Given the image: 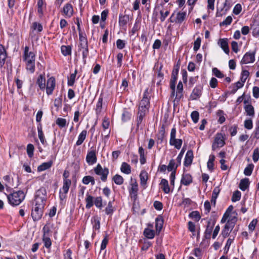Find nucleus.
Returning <instances> with one entry per match:
<instances>
[{
  "instance_id": "f257e3e1",
  "label": "nucleus",
  "mask_w": 259,
  "mask_h": 259,
  "mask_svg": "<svg viewBox=\"0 0 259 259\" xmlns=\"http://www.w3.org/2000/svg\"><path fill=\"white\" fill-rule=\"evenodd\" d=\"M46 198V189L44 187H41L36 192L35 206L31 211V215L33 221H38L41 218Z\"/></svg>"
},
{
  "instance_id": "f03ea898",
  "label": "nucleus",
  "mask_w": 259,
  "mask_h": 259,
  "mask_svg": "<svg viewBox=\"0 0 259 259\" xmlns=\"http://www.w3.org/2000/svg\"><path fill=\"white\" fill-rule=\"evenodd\" d=\"M29 48L25 46L23 55V60L25 62L26 70L31 73L35 70V54L33 52H29Z\"/></svg>"
},
{
  "instance_id": "7ed1b4c3",
  "label": "nucleus",
  "mask_w": 259,
  "mask_h": 259,
  "mask_svg": "<svg viewBox=\"0 0 259 259\" xmlns=\"http://www.w3.org/2000/svg\"><path fill=\"white\" fill-rule=\"evenodd\" d=\"M7 196L10 204L12 206H17L24 200L25 195L22 191H18L7 195Z\"/></svg>"
},
{
  "instance_id": "20e7f679",
  "label": "nucleus",
  "mask_w": 259,
  "mask_h": 259,
  "mask_svg": "<svg viewBox=\"0 0 259 259\" xmlns=\"http://www.w3.org/2000/svg\"><path fill=\"white\" fill-rule=\"evenodd\" d=\"M148 90L146 89L143 94V97L139 103L138 112L147 114L150 107V98L148 97Z\"/></svg>"
},
{
  "instance_id": "39448f33",
  "label": "nucleus",
  "mask_w": 259,
  "mask_h": 259,
  "mask_svg": "<svg viewBox=\"0 0 259 259\" xmlns=\"http://www.w3.org/2000/svg\"><path fill=\"white\" fill-rule=\"evenodd\" d=\"M225 135L221 133L215 134L213 142L212 144V150L214 151L217 149L223 147L225 145Z\"/></svg>"
},
{
  "instance_id": "423d86ee",
  "label": "nucleus",
  "mask_w": 259,
  "mask_h": 259,
  "mask_svg": "<svg viewBox=\"0 0 259 259\" xmlns=\"http://www.w3.org/2000/svg\"><path fill=\"white\" fill-rule=\"evenodd\" d=\"M177 131L174 126L171 128L170 134L169 144L173 146L177 149H180L183 144V140L181 139L176 138Z\"/></svg>"
},
{
  "instance_id": "0eeeda50",
  "label": "nucleus",
  "mask_w": 259,
  "mask_h": 259,
  "mask_svg": "<svg viewBox=\"0 0 259 259\" xmlns=\"http://www.w3.org/2000/svg\"><path fill=\"white\" fill-rule=\"evenodd\" d=\"M95 173L100 176L101 180L103 182H106L107 176L109 174V169L107 168H103L101 164H98L94 168Z\"/></svg>"
},
{
  "instance_id": "6e6552de",
  "label": "nucleus",
  "mask_w": 259,
  "mask_h": 259,
  "mask_svg": "<svg viewBox=\"0 0 259 259\" xmlns=\"http://www.w3.org/2000/svg\"><path fill=\"white\" fill-rule=\"evenodd\" d=\"M71 185V180L63 181V186L59 191V198L61 200H63L66 198V194L68 192Z\"/></svg>"
},
{
  "instance_id": "1a4fd4ad",
  "label": "nucleus",
  "mask_w": 259,
  "mask_h": 259,
  "mask_svg": "<svg viewBox=\"0 0 259 259\" xmlns=\"http://www.w3.org/2000/svg\"><path fill=\"white\" fill-rule=\"evenodd\" d=\"M78 51L81 53L83 63L85 64L87 57L89 54L88 44H78Z\"/></svg>"
},
{
  "instance_id": "9d476101",
  "label": "nucleus",
  "mask_w": 259,
  "mask_h": 259,
  "mask_svg": "<svg viewBox=\"0 0 259 259\" xmlns=\"http://www.w3.org/2000/svg\"><path fill=\"white\" fill-rule=\"evenodd\" d=\"M255 52L246 53L240 61L241 64L251 63L255 61Z\"/></svg>"
},
{
  "instance_id": "9b49d317",
  "label": "nucleus",
  "mask_w": 259,
  "mask_h": 259,
  "mask_svg": "<svg viewBox=\"0 0 259 259\" xmlns=\"http://www.w3.org/2000/svg\"><path fill=\"white\" fill-rule=\"evenodd\" d=\"M56 86L55 78L54 77H50L47 80L46 86V93L48 95L53 94Z\"/></svg>"
},
{
  "instance_id": "f8f14e48",
  "label": "nucleus",
  "mask_w": 259,
  "mask_h": 259,
  "mask_svg": "<svg viewBox=\"0 0 259 259\" xmlns=\"http://www.w3.org/2000/svg\"><path fill=\"white\" fill-rule=\"evenodd\" d=\"M86 161L90 165H92L97 162V157L95 150H92L88 152L86 156Z\"/></svg>"
},
{
  "instance_id": "ddd939ff",
  "label": "nucleus",
  "mask_w": 259,
  "mask_h": 259,
  "mask_svg": "<svg viewBox=\"0 0 259 259\" xmlns=\"http://www.w3.org/2000/svg\"><path fill=\"white\" fill-rule=\"evenodd\" d=\"M202 87L201 85L196 86L193 89L190 98L192 100H197L202 95Z\"/></svg>"
},
{
  "instance_id": "4468645a",
  "label": "nucleus",
  "mask_w": 259,
  "mask_h": 259,
  "mask_svg": "<svg viewBox=\"0 0 259 259\" xmlns=\"http://www.w3.org/2000/svg\"><path fill=\"white\" fill-rule=\"evenodd\" d=\"M138 191V185L137 182L135 181L131 184V188L129 190V193L132 198L135 200L137 197Z\"/></svg>"
},
{
  "instance_id": "2eb2a0df",
  "label": "nucleus",
  "mask_w": 259,
  "mask_h": 259,
  "mask_svg": "<svg viewBox=\"0 0 259 259\" xmlns=\"http://www.w3.org/2000/svg\"><path fill=\"white\" fill-rule=\"evenodd\" d=\"M140 184L143 187L146 188L147 186V181L148 179V175L146 171L142 170L140 174Z\"/></svg>"
},
{
  "instance_id": "dca6fc26",
  "label": "nucleus",
  "mask_w": 259,
  "mask_h": 259,
  "mask_svg": "<svg viewBox=\"0 0 259 259\" xmlns=\"http://www.w3.org/2000/svg\"><path fill=\"white\" fill-rule=\"evenodd\" d=\"M193 153L191 150H188L185 155L184 164L185 166H189L192 162L193 159Z\"/></svg>"
},
{
  "instance_id": "f3484780",
  "label": "nucleus",
  "mask_w": 259,
  "mask_h": 259,
  "mask_svg": "<svg viewBox=\"0 0 259 259\" xmlns=\"http://www.w3.org/2000/svg\"><path fill=\"white\" fill-rule=\"evenodd\" d=\"M218 45L226 54H229L230 51L227 38H220L218 41Z\"/></svg>"
},
{
  "instance_id": "a211bd4d",
  "label": "nucleus",
  "mask_w": 259,
  "mask_h": 259,
  "mask_svg": "<svg viewBox=\"0 0 259 259\" xmlns=\"http://www.w3.org/2000/svg\"><path fill=\"white\" fill-rule=\"evenodd\" d=\"M63 12L66 16L70 18L73 14L72 6L70 3L65 4L63 7Z\"/></svg>"
},
{
  "instance_id": "6ab92c4d",
  "label": "nucleus",
  "mask_w": 259,
  "mask_h": 259,
  "mask_svg": "<svg viewBox=\"0 0 259 259\" xmlns=\"http://www.w3.org/2000/svg\"><path fill=\"white\" fill-rule=\"evenodd\" d=\"M91 223L93 226V231L97 230L100 232V219L98 216H94L91 219Z\"/></svg>"
},
{
  "instance_id": "aec40b11",
  "label": "nucleus",
  "mask_w": 259,
  "mask_h": 259,
  "mask_svg": "<svg viewBox=\"0 0 259 259\" xmlns=\"http://www.w3.org/2000/svg\"><path fill=\"white\" fill-rule=\"evenodd\" d=\"M130 20V16L128 15L119 14V25L121 27H125Z\"/></svg>"
},
{
  "instance_id": "412c9836",
  "label": "nucleus",
  "mask_w": 259,
  "mask_h": 259,
  "mask_svg": "<svg viewBox=\"0 0 259 259\" xmlns=\"http://www.w3.org/2000/svg\"><path fill=\"white\" fill-rule=\"evenodd\" d=\"M192 182V177L189 174H183L182 176L181 183L184 185H189Z\"/></svg>"
},
{
  "instance_id": "4be33fe9",
  "label": "nucleus",
  "mask_w": 259,
  "mask_h": 259,
  "mask_svg": "<svg viewBox=\"0 0 259 259\" xmlns=\"http://www.w3.org/2000/svg\"><path fill=\"white\" fill-rule=\"evenodd\" d=\"M37 6V13L38 14L39 17L41 18L44 15V11L46 8V5L43 0H38Z\"/></svg>"
},
{
  "instance_id": "5701e85b",
  "label": "nucleus",
  "mask_w": 259,
  "mask_h": 259,
  "mask_svg": "<svg viewBox=\"0 0 259 259\" xmlns=\"http://www.w3.org/2000/svg\"><path fill=\"white\" fill-rule=\"evenodd\" d=\"M176 23L181 24L185 20L186 12H178L175 13Z\"/></svg>"
},
{
  "instance_id": "b1692460",
  "label": "nucleus",
  "mask_w": 259,
  "mask_h": 259,
  "mask_svg": "<svg viewBox=\"0 0 259 259\" xmlns=\"http://www.w3.org/2000/svg\"><path fill=\"white\" fill-rule=\"evenodd\" d=\"M37 129L38 132V137L42 145H46L47 144V141L45 139V135L42 131V125L40 123L37 125Z\"/></svg>"
},
{
  "instance_id": "393cba45",
  "label": "nucleus",
  "mask_w": 259,
  "mask_h": 259,
  "mask_svg": "<svg viewBox=\"0 0 259 259\" xmlns=\"http://www.w3.org/2000/svg\"><path fill=\"white\" fill-rule=\"evenodd\" d=\"M95 198L93 196L87 193L86 194V198L85 199V207L87 209L91 208L94 205Z\"/></svg>"
},
{
  "instance_id": "a878e982",
  "label": "nucleus",
  "mask_w": 259,
  "mask_h": 259,
  "mask_svg": "<svg viewBox=\"0 0 259 259\" xmlns=\"http://www.w3.org/2000/svg\"><path fill=\"white\" fill-rule=\"evenodd\" d=\"M163 219L162 217L158 216L155 219V229L158 233H159L162 229Z\"/></svg>"
},
{
  "instance_id": "bb28decb",
  "label": "nucleus",
  "mask_w": 259,
  "mask_h": 259,
  "mask_svg": "<svg viewBox=\"0 0 259 259\" xmlns=\"http://www.w3.org/2000/svg\"><path fill=\"white\" fill-rule=\"evenodd\" d=\"M87 135V131L86 130H83L78 135L77 140L76 142L75 146H79L81 145L85 139H86Z\"/></svg>"
},
{
  "instance_id": "cd10ccee",
  "label": "nucleus",
  "mask_w": 259,
  "mask_h": 259,
  "mask_svg": "<svg viewBox=\"0 0 259 259\" xmlns=\"http://www.w3.org/2000/svg\"><path fill=\"white\" fill-rule=\"evenodd\" d=\"M176 99L180 100L183 97V85L181 81H180L177 85Z\"/></svg>"
},
{
  "instance_id": "c85d7f7f",
  "label": "nucleus",
  "mask_w": 259,
  "mask_h": 259,
  "mask_svg": "<svg viewBox=\"0 0 259 259\" xmlns=\"http://www.w3.org/2000/svg\"><path fill=\"white\" fill-rule=\"evenodd\" d=\"M180 164H178L176 159H171L167 165V170L168 171H176V169L178 166Z\"/></svg>"
},
{
  "instance_id": "c756f323",
  "label": "nucleus",
  "mask_w": 259,
  "mask_h": 259,
  "mask_svg": "<svg viewBox=\"0 0 259 259\" xmlns=\"http://www.w3.org/2000/svg\"><path fill=\"white\" fill-rule=\"evenodd\" d=\"M36 83L38 84L40 89L44 90L46 88V79L44 75L40 74L38 76Z\"/></svg>"
},
{
  "instance_id": "7c9ffc66",
  "label": "nucleus",
  "mask_w": 259,
  "mask_h": 259,
  "mask_svg": "<svg viewBox=\"0 0 259 259\" xmlns=\"http://www.w3.org/2000/svg\"><path fill=\"white\" fill-rule=\"evenodd\" d=\"M244 110L247 116L254 117L255 112L254 107L251 104H247L244 106Z\"/></svg>"
},
{
  "instance_id": "2f4dec72",
  "label": "nucleus",
  "mask_w": 259,
  "mask_h": 259,
  "mask_svg": "<svg viewBox=\"0 0 259 259\" xmlns=\"http://www.w3.org/2000/svg\"><path fill=\"white\" fill-rule=\"evenodd\" d=\"M249 186V181L248 178H244L241 180L239 184V188L243 191H245Z\"/></svg>"
},
{
  "instance_id": "473e14b6",
  "label": "nucleus",
  "mask_w": 259,
  "mask_h": 259,
  "mask_svg": "<svg viewBox=\"0 0 259 259\" xmlns=\"http://www.w3.org/2000/svg\"><path fill=\"white\" fill-rule=\"evenodd\" d=\"M53 165V161H49L48 162H46L42 163L41 164L39 165L37 167V170L38 171H42L48 169H49Z\"/></svg>"
},
{
  "instance_id": "72a5a7b5",
  "label": "nucleus",
  "mask_w": 259,
  "mask_h": 259,
  "mask_svg": "<svg viewBox=\"0 0 259 259\" xmlns=\"http://www.w3.org/2000/svg\"><path fill=\"white\" fill-rule=\"evenodd\" d=\"M160 185H161V188L163 192L168 194L170 192V188L168 185V181L165 179H162L161 181Z\"/></svg>"
},
{
  "instance_id": "f704fd0d",
  "label": "nucleus",
  "mask_w": 259,
  "mask_h": 259,
  "mask_svg": "<svg viewBox=\"0 0 259 259\" xmlns=\"http://www.w3.org/2000/svg\"><path fill=\"white\" fill-rule=\"evenodd\" d=\"M165 135V126L164 125H162L161 127L160 128L158 133L157 135V138L158 141H160V143H161Z\"/></svg>"
},
{
  "instance_id": "c9c22d12",
  "label": "nucleus",
  "mask_w": 259,
  "mask_h": 259,
  "mask_svg": "<svg viewBox=\"0 0 259 259\" xmlns=\"http://www.w3.org/2000/svg\"><path fill=\"white\" fill-rule=\"evenodd\" d=\"M120 170L122 172L128 175L131 172V166L126 162H123L121 164Z\"/></svg>"
},
{
  "instance_id": "e433bc0d",
  "label": "nucleus",
  "mask_w": 259,
  "mask_h": 259,
  "mask_svg": "<svg viewBox=\"0 0 259 259\" xmlns=\"http://www.w3.org/2000/svg\"><path fill=\"white\" fill-rule=\"evenodd\" d=\"M82 183L84 185H88L91 183L92 186H94L95 184V180L93 177L87 176L82 178Z\"/></svg>"
},
{
  "instance_id": "4c0bfd02",
  "label": "nucleus",
  "mask_w": 259,
  "mask_h": 259,
  "mask_svg": "<svg viewBox=\"0 0 259 259\" xmlns=\"http://www.w3.org/2000/svg\"><path fill=\"white\" fill-rule=\"evenodd\" d=\"M213 226L214 224L211 225L210 222H208L206 229L204 233V236L206 239L210 238Z\"/></svg>"
},
{
  "instance_id": "58836bf2",
  "label": "nucleus",
  "mask_w": 259,
  "mask_h": 259,
  "mask_svg": "<svg viewBox=\"0 0 259 259\" xmlns=\"http://www.w3.org/2000/svg\"><path fill=\"white\" fill-rule=\"evenodd\" d=\"M30 29L33 31H36L38 33H40L42 31L43 27L42 25L36 22H34L32 23V25L30 27Z\"/></svg>"
},
{
  "instance_id": "ea45409f",
  "label": "nucleus",
  "mask_w": 259,
  "mask_h": 259,
  "mask_svg": "<svg viewBox=\"0 0 259 259\" xmlns=\"http://www.w3.org/2000/svg\"><path fill=\"white\" fill-rule=\"evenodd\" d=\"M71 50L72 48L70 46L63 45L61 47V53L64 56L71 55Z\"/></svg>"
},
{
  "instance_id": "a19ab883",
  "label": "nucleus",
  "mask_w": 259,
  "mask_h": 259,
  "mask_svg": "<svg viewBox=\"0 0 259 259\" xmlns=\"http://www.w3.org/2000/svg\"><path fill=\"white\" fill-rule=\"evenodd\" d=\"M144 235L148 239H153L155 236V232L153 230L146 228L144 231Z\"/></svg>"
},
{
  "instance_id": "79ce46f5",
  "label": "nucleus",
  "mask_w": 259,
  "mask_h": 259,
  "mask_svg": "<svg viewBox=\"0 0 259 259\" xmlns=\"http://www.w3.org/2000/svg\"><path fill=\"white\" fill-rule=\"evenodd\" d=\"M233 228H230V226L226 224L222 231L221 234L224 238L228 237Z\"/></svg>"
},
{
  "instance_id": "37998d69",
  "label": "nucleus",
  "mask_w": 259,
  "mask_h": 259,
  "mask_svg": "<svg viewBox=\"0 0 259 259\" xmlns=\"http://www.w3.org/2000/svg\"><path fill=\"white\" fill-rule=\"evenodd\" d=\"M227 6V1L224 4V8L219 10L217 9V11L216 13V17H222L223 15H225L229 10V8H225Z\"/></svg>"
},
{
  "instance_id": "c03bdc74",
  "label": "nucleus",
  "mask_w": 259,
  "mask_h": 259,
  "mask_svg": "<svg viewBox=\"0 0 259 259\" xmlns=\"http://www.w3.org/2000/svg\"><path fill=\"white\" fill-rule=\"evenodd\" d=\"M112 203V201H110L108 203L107 206L105 209V213L107 215H111L114 211V209Z\"/></svg>"
},
{
  "instance_id": "a18cd8bd",
  "label": "nucleus",
  "mask_w": 259,
  "mask_h": 259,
  "mask_svg": "<svg viewBox=\"0 0 259 259\" xmlns=\"http://www.w3.org/2000/svg\"><path fill=\"white\" fill-rule=\"evenodd\" d=\"M254 168V165L252 163L248 164L244 170V174L245 176H249L251 175Z\"/></svg>"
},
{
  "instance_id": "49530a36",
  "label": "nucleus",
  "mask_w": 259,
  "mask_h": 259,
  "mask_svg": "<svg viewBox=\"0 0 259 259\" xmlns=\"http://www.w3.org/2000/svg\"><path fill=\"white\" fill-rule=\"evenodd\" d=\"M102 103L103 98L100 96L99 98L98 101L96 104V112L97 114H99L101 112L102 108Z\"/></svg>"
},
{
  "instance_id": "de8ad7c7",
  "label": "nucleus",
  "mask_w": 259,
  "mask_h": 259,
  "mask_svg": "<svg viewBox=\"0 0 259 259\" xmlns=\"http://www.w3.org/2000/svg\"><path fill=\"white\" fill-rule=\"evenodd\" d=\"M77 70H75L73 73L70 74L69 78L68 79L67 84L68 86H73L75 80Z\"/></svg>"
},
{
  "instance_id": "09e8293b",
  "label": "nucleus",
  "mask_w": 259,
  "mask_h": 259,
  "mask_svg": "<svg viewBox=\"0 0 259 259\" xmlns=\"http://www.w3.org/2000/svg\"><path fill=\"white\" fill-rule=\"evenodd\" d=\"M110 125L109 119L106 117H105L103 119L102 126L103 129V132H106L107 130H109Z\"/></svg>"
},
{
  "instance_id": "8fccbe9b",
  "label": "nucleus",
  "mask_w": 259,
  "mask_h": 259,
  "mask_svg": "<svg viewBox=\"0 0 259 259\" xmlns=\"http://www.w3.org/2000/svg\"><path fill=\"white\" fill-rule=\"evenodd\" d=\"M99 208L100 209H102L103 207V200L101 196L97 197L95 198L94 205Z\"/></svg>"
},
{
  "instance_id": "3c124183",
  "label": "nucleus",
  "mask_w": 259,
  "mask_h": 259,
  "mask_svg": "<svg viewBox=\"0 0 259 259\" xmlns=\"http://www.w3.org/2000/svg\"><path fill=\"white\" fill-rule=\"evenodd\" d=\"M113 180L114 181V183L118 185H120L123 183V177L118 174L115 175L113 178Z\"/></svg>"
},
{
  "instance_id": "603ef678",
  "label": "nucleus",
  "mask_w": 259,
  "mask_h": 259,
  "mask_svg": "<svg viewBox=\"0 0 259 259\" xmlns=\"http://www.w3.org/2000/svg\"><path fill=\"white\" fill-rule=\"evenodd\" d=\"M145 115L146 114L138 112V117L136 120V125L137 128H139Z\"/></svg>"
},
{
  "instance_id": "864d4df0",
  "label": "nucleus",
  "mask_w": 259,
  "mask_h": 259,
  "mask_svg": "<svg viewBox=\"0 0 259 259\" xmlns=\"http://www.w3.org/2000/svg\"><path fill=\"white\" fill-rule=\"evenodd\" d=\"M237 218L235 216L230 217L226 224L230 226V228H234L237 222Z\"/></svg>"
},
{
  "instance_id": "5fc2aeb1",
  "label": "nucleus",
  "mask_w": 259,
  "mask_h": 259,
  "mask_svg": "<svg viewBox=\"0 0 259 259\" xmlns=\"http://www.w3.org/2000/svg\"><path fill=\"white\" fill-rule=\"evenodd\" d=\"M27 153L28 156L31 158L33 156V152L34 150V146L32 144H29L27 146Z\"/></svg>"
},
{
  "instance_id": "6e6d98bb",
  "label": "nucleus",
  "mask_w": 259,
  "mask_h": 259,
  "mask_svg": "<svg viewBox=\"0 0 259 259\" xmlns=\"http://www.w3.org/2000/svg\"><path fill=\"white\" fill-rule=\"evenodd\" d=\"M189 217L198 222L200 219V215L198 211H193L189 214Z\"/></svg>"
},
{
  "instance_id": "4d7b16f0",
  "label": "nucleus",
  "mask_w": 259,
  "mask_h": 259,
  "mask_svg": "<svg viewBox=\"0 0 259 259\" xmlns=\"http://www.w3.org/2000/svg\"><path fill=\"white\" fill-rule=\"evenodd\" d=\"M131 117L130 112L126 110H124L122 114V120L123 121L125 122L129 120Z\"/></svg>"
},
{
  "instance_id": "13d9d810",
  "label": "nucleus",
  "mask_w": 259,
  "mask_h": 259,
  "mask_svg": "<svg viewBox=\"0 0 259 259\" xmlns=\"http://www.w3.org/2000/svg\"><path fill=\"white\" fill-rule=\"evenodd\" d=\"M42 241L46 248H49L51 246L52 242L49 236H43Z\"/></svg>"
},
{
  "instance_id": "bf43d9fd",
  "label": "nucleus",
  "mask_w": 259,
  "mask_h": 259,
  "mask_svg": "<svg viewBox=\"0 0 259 259\" xmlns=\"http://www.w3.org/2000/svg\"><path fill=\"white\" fill-rule=\"evenodd\" d=\"M252 159L254 162H256L259 159V148H255L253 151Z\"/></svg>"
},
{
  "instance_id": "052dcab7",
  "label": "nucleus",
  "mask_w": 259,
  "mask_h": 259,
  "mask_svg": "<svg viewBox=\"0 0 259 259\" xmlns=\"http://www.w3.org/2000/svg\"><path fill=\"white\" fill-rule=\"evenodd\" d=\"M159 13L160 14V20L161 22H163L169 14V11L166 10L165 12H164L162 9L159 10Z\"/></svg>"
},
{
  "instance_id": "680f3d73",
  "label": "nucleus",
  "mask_w": 259,
  "mask_h": 259,
  "mask_svg": "<svg viewBox=\"0 0 259 259\" xmlns=\"http://www.w3.org/2000/svg\"><path fill=\"white\" fill-rule=\"evenodd\" d=\"M56 124L61 128L65 127L66 125V120L63 118H58L56 120Z\"/></svg>"
},
{
  "instance_id": "e2e57ef3",
  "label": "nucleus",
  "mask_w": 259,
  "mask_h": 259,
  "mask_svg": "<svg viewBox=\"0 0 259 259\" xmlns=\"http://www.w3.org/2000/svg\"><path fill=\"white\" fill-rule=\"evenodd\" d=\"M212 73L217 77L219 78H222L224 75L222 72H221L217 68H213L212 69Z\"/></svg>"
},
{
  "instance_id": "0e129e2a",
  "label": "nucleus",
  "mask_w": 259,
  "mask_h": 259,
  "mask_svg": "<svg viewBox=\"0 0 259 259\" xmlns=\"http://www.w3.org/2000/svg\"><path fill=\"white\" fill-rule=\"evenodd\" d=\"M257 223V220L254 219L250 223L248 226V229L250 233H252L255 229V226Z\"/></svg>"
},
{
  "instance_id": "69168bd1",
  "label": "nucleus",
  "mask_w": 259,
  "mask_h": 259,
  "mask_svg": "<svg viewBox=\"0 0 259 259\" xmlns=\"http://www.w3.org/2000/svg\"><path fill=\"white\" fill-rule=\"evenodd\" d=\"M249 75V72L246 70H242L241 74L240 80L245 82Z\"/></svg>"
},
{
  "instance_id": "338daca9",
  "label": "nucleus",
  "mask_w": 259,
  "mask_h": 259,
  "mask_svg": "<svg viewBox=\"0 0 259 259\" xmlns=\"http://www.w3.org/2000/svg\"><path fill=\"white\" fill-rule=\"evenodd\" d=\"M244 127L247 130H251L253 127V122L251 119H247L244 121Z\"/></svg>"
},
{
  "instance_id": "774afa93",
  "label": "nucleus",
  "mask_w": 259,
  "mask_h": 259,
  "mask_svg": "<svg viewBox=\"0 0 259 259\" xmlns=\"http://www.w3.org/2000/svg\"><path fill=\"white\" fill-rule=\"evenodd\" d=\"M191 117L194 123H197L199 120V114L197 111H193L191 114Z\"/></svg>"
}]
</instances>
